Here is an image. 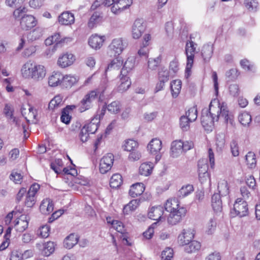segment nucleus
Returning <instances> with one entry per match:
<instances>
[{"label":"nucleus","instance_id":"1","mask_svg":"<svg viewBox=\"0 0 260 260\" xmlns=\"http://www.w3.org/2000/svg\"><path fill=\"white\" fill-rule=\"evenodd\" d=\"M220 118H222L227 123H233V117L229 114L226 105L224 103L221 104L218 100L214 99L211 101L209 109L202 110L201 123L205 128H211L214 122L217 121Z\"/></svg>","mask_w":260,"mask_h":260},{"label":"nucleus","instance_id":"2","mask_svg":"<svg viewBox=\"0 0 260 260\" xmlns=\"http://www.w3.org/2000/svg\"><path fill=\"white\" fill-rule=\"evenodd\" d=\"M197 44L192 41H187L185 45V54L187 57L186 67L185 73L187 77L190 75L192 68L194 54L196 52Z\"/></svg>","mask_w":260,"mask_h":260},{"label":"nucleus","instance_id":"3","mask_svg":"<svg viewBox=\"0 0 260 260\" xmlns=\"http://www.w3.org/2000/svg\"><path fill=\"white\" fill-rule=\"evenodd\" d=\"M132 0H107L106 4L108 7L111 6V12L118 15L128 8L132 4Z\"/></svg>","mask_w":260,"mask_h":260},{"label":"nucleus","instance_id":"4","mask_svg":"<svg viewBox=\"0 0 260 260\" xmlns=\"http://www.w3.org/2000/svg\"><path fill=\"white\" fill-rule=\"evenodd\" d=\"M99 94L98 90H94L85 94L78 105L79 111L83 112L90 109L92 107V103L96 99Z\"/></svg>","mask_w":260,"mask_h":260},{"label":"nucleus","instance_id":"5","mask_svg":"<svg viewBox=\"0 0 260 260\" xmlns=\"http://www.w3.org/2000/svg\"><path fill=\"white\" fill-rule=\"evenodd\" d=\"M127 44L122 38H116L112 40L109 46L108 54L110 57L119 56L126 47Z\"/></svg>","mask_w":260,"mask_h":260},{"label":"nucleus","instance_id":"6","mask_svg":"<svg viewBox=\"0 0 260 260\" xmlns=\"http://www.w3.org/2000/svg\"><path fill=\"white\" fill-rule=\"evenodd\" d=\"M248 213V205L243 199L238 198L235 201L231 214L233 216H239L240 217L246 216Z\"/></svg>","mask_w":260,"mask_h":260},{"label":"nucleus","instance_id":"7","mask_svg":"<svg viewBox=\"0 0 260 260\" xmlns=\"http://www.w3.org/2000/svg\"><path fill=\"white\" fill-rule=\"evenodd\" d=\"M186 209L184 207L179 208L174 211H171L168 217V222L169 224L176 225L181 221L186 213Z\"/></svg>","mask_w":260,"mask_h":260},{"label":"nucleus","instance_id":"8","mask_svg":"<svg viewBox=\"0 0 260 260\" xmlns=\"http://www.w3.org/2000/svg\"><path fill=\"white\" fill-rule=\"evenodd\" d=\"M114 156L112 153H108L101 159L100 171L102 174H105L111 169L113 164Z\"/></svg>","mask_w":260,"mask_h":260},{"label":"nucleus","instance_id":"9","mask_svg":"<svg viewBox=\"0 0 260 260\" xmlns=\"http://www.w3.org/2000/svg\"><path fill=\"white\" fill-rule=\"evenodd\" d=\"M145 29V26L144 24L143 19H136L133 26L132 29V36L134 39H139L144 32Z\"/></svg>","mask_w":260,"mask_h":260},{"label":"nucleus","instance_id":"10","mask_svg":"<svg viewBox=\"0 0 260 260\" xmlns=\"http://www.w3.org/2000/svg\"><path fill=\"white\" fill-rule=\"evenodd\" d=\"M70 38H61L59 33H55L51 37H48L45 41V43L47 46H50L54 44V47L60 46L65 42L70 41Z\"/></svg>","mask_w":260,"mask_h":260},{"label":"nucleus","instance_id":"11","mask_svg":"<svg viewBox=\"0 0 260 260\" xmlns=\"http://www.w3.org/2000/svg\"><path fill=\"white\" fill-rule=\"evenodd\" d=\"M147 147L151 154L156 155V160H159L160 158V155H158V153L162 148L161 141L157 138L153 139L148 144Z\"/></svg>","mask_w":260,"mask_h":260},{"label":"nucleus","instance_id":"12","mask_svg":"<svg viewBox=\"0 0 260 260\" xmlns=\"http://www.w3.org/2000/svg\"><path fill=\"white\" fill-rule=\"evenodd\" d=\"M37 23V21L35 17L31 15L23 16L20 21L21 27L22 29L26 30L35 27Z\"/></svg>","mask_w":260,"mask_h":260},{"label":"nucleus","instance_id":"13","mask_svg":"<svg viewBox=\"0 0 260 260\" xmlns=\"http://www.w3.org/2000/svg\"><path fill=\"white\" fill-rule=\"evenodd\" d=\"M194 231L191 229L183 230L178 236V241L180 244L185 245L192 241L194 238Z\"/></svg>","mask_w":260,"mask_h":260},{"label":"nucleus","instance_id":"14","mask_svg":"<svg viewBox=\"0 0 260 260\" xmlns=\"http://www.w3.org/2000/svg\"><path fill=\"white\" fill-rule=\"evenodd\" d=\"M75 60V57L71 53H66L59 56L58 60V65L62 68H64L72 65Z\"/></svg>","mask_w":260,"mask_h":260},{"label":"nucleus","instance_id":"15","mask_svg":"<svg viewBox=\"0 0 260 260\" xmlns=\"http://www.w3.org/2000/svg\"><path fill=\"white\" fill-rule=\"evenodd\" d=\"M198 166L199 179L201 182H203L207 180L208 178V166L206 160L204 159L200 160Z\"/></svg>","mask_w":260,"mask_h":260},{"label":"nucleus","instance_id":"16","mask_svg":"<svg viewBox=\"0 0 260 260\" xmlns=\"http://www.w3.org/2000/svg\"><path fill=\"white\" fill-rule=\"evenodd\" d=\"M58 22L62 25H69L74 23L75 17L73 14L66 11L62 13L58 16Z\"/></svg>","mask_w":260,"mask_h":260},{"label":"nucleus","instance_id":"17","mask_svg":"<svg viewBox=\"0 0 260 260\" xmlns=\"http://www.w3.org/2000/svg\"><path fill=\"white\" fill-rule=\"evenodd\" d=\"M28 224L27 216L25 215H21L15 221L14 228L16 231L22 232L27 228Z\"/></svg>","mask_w":260,"mask_h":260},{"label":"nucleus","instance_id":"18","mask_svg":"<svg viewBox=\"0 0 260 260\" xmlns=\"http://www.w3.org/2000/svg\"><path fill=\"white\" fill-rule=\"evenodd\" d=\"M183 141L176 140L171 144V155L173 157H177L183 152Z\"/></svg>","mask_w":260,"mask_h":260},{"label":"nucleus","instance_id":"19","mask_svg":"<svg viewBox=\"0 0 260 260\" xmlns=\"http://www.w3.org/2000/svg\"><path fill=\"white\" fill-rule=\"evenodd\" d=\"M164 213V208L160 206L152 207L151 208L148 213V216L149 218L154 220H160Z\"/></svg>","mask_w":260,"mask_h":260},{"label":"nucleus","instance_id":"20","mask_svg":"<svg viewBox=\"0 0 260 260\" xmlns=\"http://www.w3.org/2000/svg\"><path fill=\"white\" fill-rule=\"evenodd\" d=\"M36 65V63L30 60L24 63L21 69V73L23 77L26 78H31Z\"/></svg>","mask_w":260,"mask_h":260},{"label":"nucleus","instance_id":"21","mask_svg":"<svg viewBox=\"0 0 260 260\" xmlns=\"http://www.w3.org/2000/svg\"><path fill=\"white\" fill-rule=\"evenodd\" d=\"M46 75V70L45 67L36 64L31 79L37 81H41L45 77Z\"/></svg>","mask_w":260,"mask_h":260},{"label":"nucleus","instance_id":"22","mask_svg":"<svg viewBox=\"0 0 260 260\" xmlns=\"http://www.w3.org/2000/svg\"><path fill=\"white\" fill-rule=\"evenodd\" d=\"M63 75L58 72H54L48 78V84L50 86L55 87L61 84Z\"/></svg>","mask_w":260,"mask_h":260},{"label":"nucleus","instance_id":"23","mask_svg":"<svg viewBox=\"0 0 260 260\" xmlns=\"http://www.w3.org/2000/svg\"><path fill=\"white\" fill-rule=\"evenodd\" d=\"M40 211L43 214H49L53 210V204L52 201L49 199H44L40 206Z\"/></svg>","mask_w":260,"mask_h":260},{"label":"nucleus","instance_id":"24","mask_svg":"<svg viewBox=\"0 0 260 260\" xmlns=\"http://www.w3.org/2000/svg\"><path fill=\"white\" fill-rule=\"evenodd\" d=\"M145 186L142 183H136L131 186L129 194L132 198L141 195L144 191Z\"/></svg>","mask_w":260,"mask_h":260},{"label":"nucleus","instance_id":"25","mask_svg":"<svg viewBox=\"0 0 260 260\" xmlns=\"http://www.w3.org/2000/svg\"><path fill=\"white\" fill-rule=\"evenodd\" d=\"M104 36H99L97 35H92L88 40L89 45L94 49H99L103 45L105 40Z\"/></svg>","mask_w":260,"mask_h":260},{"label":"nucleus","instance_id":"26","mask_svg":"<svg viewBox=\"0 0 260 260\" xmlns=\"http://www.w3.org/2000/svg\"><path fill=\"white\" fill-rule=\"evenodd\" d=\"M79 241V237L75 234H71L64 240L63 246L67 249H71L76 245Z\"/></svg>","mask_w":260,"mask_h":260},{"label":"nucleus","instance_id":"27","mask_svg":"<svg viewBox=\"0 0 260 260\" xmlns=\"http://www.w3.org/2000/svg\"><path fill=\"white\" fill-rule=\"evenodd\" d=\"M99 123V118L98 116H95L91 120V121L85 125L83 127L87 130V132L90 134H94L98 128Z\"/></svg>","mask_w":260,"mask_h":260},{"label":"nucleus","instance_id":"28","mask_svg":"<svg viewBox=\"0 0 260 260\" xmlns=\"http://www.w3.org/2000/svg\"><path fill=\"white\" fill-rule=\"evenodd\" d=\"M120 84L118 87V90L119 92H122L127 90L131 84V82L129 77L126 75H120Z\"/></svg>","mask_w":260,"mask_h":260},{"label":"nucleus","instance_id":"29","mask_svg":"<svg viewBox=\"0 0 260 260\" xmlns=\"http://www.w3.org/2000/svg\"><path fill=\"white\" fill-rule=\"evenodd\" d=\"M211 202L213 209L215 212L221 211L222 205L220 194L214 193L212 197Z\"/></svg>","mask_w":260,"mask_h":260},{"label":"nucleus","instance_id":"30","mask_svg":"<svg viewBox=\"0 0 260 260\" xmlns=\"http://www.w3.org/2000/svg\"><path fill=\"white\" fill-rule=\"evenodd\" d=\"M141 200L140 199L133 200L127 205H125L123 209V212L125 214H128L135 211L140 205Z\"/></svg>","mask_w":260,"mask_h":260},{"label":"nucleus","instance_id":"31","mask_svg":"<svg viewBox=\"0 0 260 260\" xmlns=\"http://www.w3.org/2000/svg\"><path fill=\"white\" fill-rule=\"evenodd\" d=\"M165 209L168 212L174 211L181 208L178 200L176 198L168 199L165 204Z\"/></svg>","mask_w":260,"mask_h":260},{"label":"nucleus","instance_id":"32","mask_svg":"<svg viewBox=\"0 0 260 260\" xmlns=\"http://www.w3.org/2000/svg\"><path fill=\"white\" fill-rule=\"evenodd\" d=\"M135 65V59L134 57H128L125 61L121 71V75H126L132 70Z\"/></svg>","mask_w":260,"mask_h":260},{"label":"nucleus","instance_id":"33","mask_svg":"<svg viewBox=\"0 0 260 260\" xmlns=\"http://www.w3.org/2000/svg\"><path fill=\"white\" fill-rule=\"evenodd\" d=\"M77 81L76 77L72 75H63V79L61 81V85L65 88H71Z\"/></svg>","mask_w":260,"mask_h":260},{"label":"nucleus","instance_id":"34","mask_svg":"<svg viewBox=\"0 0 260 260\" xmlns=\"http://www.w3.org/2000/svg\"><path fill=\"white\" fill-rule=\"evenodd\" d=\"M185 251L187 253H193L199 250L201 247V243L197 241H192L185 245Z\"/></svg>","mask_w":260,"mask_h":260},{"label":"nucleus","instance_id":"35","mask_svg":"<svg viewBox=\"0 0 260 260\" xmlns=\"http://www.w3.org/2000/svg\"><path fill=\"white\" fill-rule=\"evenodd\" d=\"M213 51V47L211 46L207 45L203 46L201 53L205 62L209 61L212 57Z\"/></svg>","mask_w":260,"mask_h":260},{"label":"nucleus","instance_id":"36","mask_svg":"<svg viewBox=\"0 0 260 260\" xmlns=\"http://www.w3.org/2000/svg\"><path fill=\"white\" fill-rule=\"evenodd\" d=\"M182 82L180 80H175L171 83V89L172 96L176 98L180 92Z\"/></svg>","mask_w":260,"mask_h":260},{"label":"nucleus","instance_id":"37","mask_svg":"<svg viewBox=\"0 0 260 260\" xmlns=\"http://www.w3.org/2000/svg\"><path fill=\"white\" fill-rule=\"evenodd\" d=\"M153 167V164L151 162L143 163L140 166L139 172L142 175L149 176L151 173Z\"/></svg>","mask_w":260,"mask_h":260},{"label":"nucleus","instance_id":"38","mask_svg":"<svg viewBox=\"0 0 260 260\" xmlns=\"http://www.w3.org/2000/svg\"><path fill=\"white\" fill-rule=\"evenodd\" d=\"M218 189L219 194L222 196H225L229 194V186L228 183L225 180H221L218 182Z\"/></svg>","mask_w":260,"mask_h":260},{"label":"nucleus","instance_id":"39","mask_svg":"<svg viewBox=\"0 0 260 260\" xmlns=\"http://www.w3.org/2000/svg\"><path fill=\"white\" fill-rule=\"evenodd\" d=\"M55 246V243L52 241H49L45 243L44 245L42 254L46 256L50 255L54 252Z\"/></svg>","mask_w":260,"mask_h":260},{"label":"nucleus","instance_id":"40","mask_svg":"<svg viewBox=\"0 0 260 260\" xmlns=\"http://www.w3.org/2000/svg\"><path fill=\"white\" fill-rule=\"evenodd\" d=\"M115 58L109 64L107 70H118L123 64V61L121 58L119 56L114 57Z\"/></svg>","mask_w":260,"mask_h":260},{"label":"nucleus","instance_id":"41","mask_svg":"<svg viewBox=\"0 0 260 260\" xmlns=\"http://www.w3.org/2000/svg\"><path fill=\"white\" fill-rule=\"evenodd\" d=\"M193 191V187L192 185L187 184L183 186L178 192V196L180 198H184Z\"/></svg>","mask_w":260,"mask_h":260},{"label":"nucleus","instance_id":"42","mask_svg":"<svg viewBox=\"0 0 260 260\" xmlns=\"http://www.w3.org/2000/svg\"><path fill=\"white\" fill-rule=\"evenodd\" d=\"M123 147L125 151L131 152L135 151L137 148L138 144L137 142L133 139H128L125 141Z\"/></svg>","mask_w":260,"mask_h":260},{"label":"nucleus","instance_id":"43","mask_svg":"<svg viewBox=\"0 0 260 260\" xmlns=\"http://www.w3.org/2000/svg\"><path fill=\"white\" fill-rule=\"evenodd\" d=\"M122 177L119 174H114L111 178L110 185L112 188H116L122 183Z\"/></svg>","mask_w":260,"mask_h":260},{"label":"nucleus","instance_id":"44","mask_svg":"<svg viewBox=\"0 0 260 260\" xmlns=\"http://www.w3.org/2000/svg\"><path fill=\"white\" fill-rule=\"evenodd\" d=\"M247 165L250 168H254L256 166V157L255 154L252 152H249L245 156Z\"/></svg>","mask_w":260,"mask_h":260},{"label":"nucleus","instance_id":"45","mask_svg":"<svg viewBox=\"0 0 260 260\" xmlns=\"http://www.w3.org/2000/svg\"><path fill=\"white\" fill-rule=\"evenodd\" d=\"M239 122L243 125H248L251 121V116L247 112L241 113L238 117Z\"/></svg>","mask_w":260,"mask_h":260},{"label":"nucleus","instance_id":"46","mask_svg":"<svg viewBox=\"0 0 260 260\" xmlns=\"http://www.w3.org/2000/svg\"><path fill=\"white\" fill-rule=\"evenodd\" d=\"M107 109L111 113L116 114L121 110V105L119 102L114 101L107 106Z\"/></svg>","mask_w":260,"mask_h":260},{"label":"nucleus","instance_id":"47","mask_svg":"<svg viewBox=\"0 0 260 260\" xmlns=\"http://www.w3.org/2000/svg\"><path fill=\"white\" fill-rule=\"evenodd\" d=\"M198 111L196 107L193 106L190 108L185 113V116H186L187 118L191 121V122L194 121L198 116Z\"/></svg>","mask_w":260,"mask_h":260},{"label":"nucleus","instance_id":"48","mask_svg":"<svg viewBox=\"0 0 260 260\" xmlns=\"http://www.w3.org/2000/svg\"><path fill=\"white\" fill-rule=\"evenodd\" d=\"M161 62V58L158 56L154 58H149L148 60V69L150 70H155Z\"/></svg>","mask_w":260,"mask_h":260},{"label":"nucleus","instance_id":"49","mask_svg":"<svg viewBox=\"0 0 260 260\" xmlns=\"http://www.w3.org/2000/svg\"><path fill=\"white\" fill-rule=\"evenodd\" d=\"M228 89L229 94L233 97H237L241 92L239 85L236 83L231 84Z\"/></svg>","mask_w":260,"mask_h":260},{"label":"nucleus","instance_id":"50","mask_svg":"<svg viewBox=\"0 0 260 260\" xmlns=\"http://www.w3.org/2000/svg\"><path fill=\"white\" fill-rule=\"evenodd\" d=\"M244 4L245 6L250 11H256L258 6L256 0H245Z\"/></svg>","mask_w":260,"mask_h":260},{"label":"nucleus","instance_id":"51","mask_svg":"<svg viewBox=\"0 0 260 260\" xmlns=\"http://www.w3.org/2000/svg\"><path fill=\"white\" fill-rule=\"evenodd\" d=\"M191 122L186 116L182 115L180 118V126L182 131H187L190 127V123Z\"/></svg>","mask_w":260,"mask_h":260},{"label":"nucleus","instance_id":"52","mask_svg":"<svg viewBox=\"0 0 260 260\" xmlns=\"http://www.w3.org/2000/svg\"><path fill=\"white\" fill-rule=\"evenodd\" d=\"M42 36L41 29L37 27L29 33L28 38L31 41L36 40Z\"/></svg>","mask_w":260,"mask_h":260},{"label":"nucleus","instance_id":"53","mask_svg":"<svg viewBox=\"0 0 260 260\" xmlns=\"http://www.w3.org/2000/svg\"><path fill=\"white\" fill-rule=\"evenodd\" d=\"M169 79V73L167 69L162 68L158 72V80L168 82Z\"/></svg>","mask_w":260,"mask_h":260},{"label":"nucleus","instance_id":"54","mask_svg":"<svg viewBox=\"0 0 260 260\" xmlns=\"http://www.w3.org/2000/svg\"><path fill=\"white\" fill-rule=\"evenodd\" d=\"M72 117L70 115L69 111L67 109H63L61 112L60 116L61 121L65 124H69L70 122Z\"/></svg>","mask_w":260,"mask_h":260},{"label":"nucleus","instance_id":"55","mask_svg":"<svg viewBox=\"0 0 260 260\" xmlns=\"http://www.w3.org/2000/svg\"><path fill=\"white\" fill-rule=\"evenodd\" d=\"M62 102V99L60 96H55L49 103V108L53 109L55 107H58Z\"/></svg>","mask_w":260,"mask_h":260},{"label":"nucleus","instance_id":"56","mask_svg":"<svg viewBox=\"0 0 260 260\" xmlns=\"http://www.w3.org/2000/svg\"><path fill=\"white\" fill-rule=\"evenodd\" d=\"M216 145L218 151H221L225 145L224 137L221 135H218L216 137Z\"/></svg>","mask_w":260,"mask_h":260},{"label":"nucleus","instance_id":"57","mask_svg":"<svg viewBox=\"0 0 260 260\" xmlns=\"http://www.w3.org/2000/svg\"><path fill=\"white\" fill-rule=\"evenodd\" d=\"M50 227L48 225L41 226L38 231V234L43 238H47L49 235Z\"/></svg>","mask_w":260,"mask_h":260},{"label":"nucleus","instance_id":"58","mask_svg":"<svg viewBox=\"0 0 260 260\" xmlns=\"http://www.w3.org/2000/svg\"><path fill=\"white\" fill-rule=\"evenodd\" d=\"M22 176L20 173L17 172H12L10 176V178L16 184H20L22 180Z\"/></svg>","mask_w":260,"mask_h":260},{"label":"nucleus","instance_id":"59","mask_svg":"<svg viewBox=\"0 0 260 260\" xmlns=\"http://www.w3.org/2000/svg\"><path fill=\"white\" fill-rule=\"evenodd\" d=\"M111 224L114 229L117 232L123 233L124 231L123 223L118 220H112Z\"/></svg>","mask_w":260,"mask_h":260},{"label":"nucleus","instance_id":"60","mask_svg":"<svg viewBox=\"0 0 260 260\" xmlns=\"http://www.w3.org/2000/svg\"><path fill=\"white\" fill-rule=\"evenodd\" d=\"M165 30L169 37H172L174 33V25L172 21H168L165 24Z\"/></svg>","mask_w":260,"mask_h":260},{"label":"nucleus","instance_id":"61","mask_svg":"<svg viewBox=\"0 0 260 260\" xmlns=\"http://www.w3.org/2000/svg\"><path fill=\"white\" fill-rule=\"evenodd\" d=\"M36 203V198L35 196L29 194L28 193H27L25 204L27 207H32Z\"/></svg>","mask_w":260,"mask_h":260},{"label":"nucleus","instance_id":"62","mask_svg":"<svg viewBox=\"0 0 260 260\" xmlns=\"http://www.w3.org/2000/svg\"><path fill=\"white\" fill-rule=\"evenodd\" d=\"M231 151L234 156H237L239 154L238 143L235 140H233L230 144Z\"/></svg>","mask_w":260,"mask_h":260},{"label":"nucleus","instance_id":"63","mask_svg":"<svg viewBox=\"0 0 260 260\" xmlns=\"http://www.w3.org/2000/svg\"><path fill=\"white\" fill-rule=\"evenodd\" d=\"M100 18V15L98 13L95 12L91 16L88 22V26L90 28L94 27L95 23Z\"/></svg>","mask_w":260,"mask_h":260},{"label":"nucleus","instance_id":"64","mask_svg":"<svg viewBox=\"0 0 260 260\" xmlns=\"http://www.w3.org/2000/svg\"><path fill=\"white\" fill-rule=\"evenodd\" d=\"M4 112L5 115V116L9 119H12L13 118V110L12 109V107L10 105L8 104H6L5 105Z\"/></svg>","mask_w":260,"mask_h":260}]
</instances>
